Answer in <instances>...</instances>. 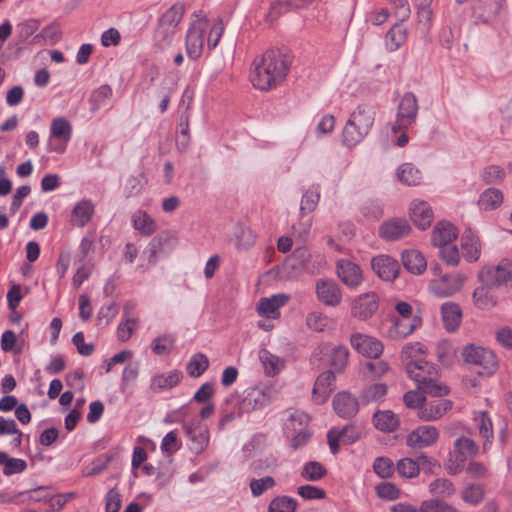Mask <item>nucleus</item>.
Listing matches in <instances>:
<instances>
[{"label": "nucleus", "mask_w": 512, "mask_h": 512, "mask_svg": "<svg viewBox=\"0 0 512 512\" xmlns=\"http://www.w3.org/2000/svg\"><path fill=\"white\" fill-rule=\"evenodd\" d=\"M290 67L291 59L285 52L280 49L266 50L253 61L251 83L259 90L273 89L285 80Z\"/></svg>", "instance_id": "f257e3e1"}, {"label": "nucleus", "mask_w": 512, "mask_h": 512, "mask_svg": "<svg viewBox=\"0 0 512 512\" xmlns=\"http://www.w3.org/2000/svg\"><path fill=\"white\" fill-rule=\"evenodd\" d=\"M375 111L367 105L358 106L350 115L342 132V142L347 147H354L369 133L374 124Z\"/></svg>", "instance_id": "f03ea898"}, {"label": "nucleus", "mask_w": 512, "mask_h": 512, "mask_svg": "<svg viewBox=\"0 0 512 512\" xmlns=\"http://www.w3.org/2000/svg\"><path fill=\"white\" fill-rule=\"evenodd\" d=\"M462 357L468 364L478 367L477 373L481 376H491L499 368L497 355L490 349L468 344L462 349Z\"/></svg>", "instance_id": "7ed1b4c3"}, {"label": "nucleus", "mask_w": 512, "mask_h": 512, "mask_svg": "<svg viewBox=\"0 0 512 512\" xmlns=\"http://www.w3.org/2000/svg\"><path fill=\"white\" fill-rule=\"evenodd\" d=\"M196 19L191 23L186 34V53L192 59H198L204 47V36L208 27V20L201 17V11L193 14Z\"/></svg>", "instance_id": "20e7f679"}, {"label": "nucleus", "mask_w": 512, "mask_h": 512, "mask_svg": "<svg viewBox=\"0 0 512 512\" xmlns=\"http://www.w3.org/2000/svg\"><path fill=\"white\" fill-rule=\"evenodd\" d=\"M481 284H486L493 288L506 286L512 282V264L507 260H502L497 265L483 266L477 275Z\"/></svg>", "instance_id": "39448f33"}, {"label": "nucleus", "mask_w": 512, "mask_h": 512, "mask_svg": "<svg viewBox=\"0 0 512 512\" xmlns=\"http://www.w3.org/2000/svg\"><path fill=\"white\" fill-rule=\"evenodd\" d=\"M418 114V102L412 92H407L401 98L396 120L392 126L394 132L404 131L415 123Z\"/></svg>", "instance_id": "423d86ee"}, {"label": "nucleus", "mask_w": 512, "mask_h": 512, "mask_svg": "<svg viewBox=\"0 0 512 512\" xmlns=\"http://www.w3.org/2000/svg\"><path fill=\"white\" fill-rule=\"evenodd\" d=\"M315 293L318 301L327 307H337L343 299L340 285L330 278L318 279L315 283Z\"/></svg>", "instance_id": "0eeeda50"}, {"label": "nucleus", "mask_w": 512, "mask_h": 512, "mask_svg": "<svg viewBox=\"0 0 512 512\" xmlns=\"http://www.w3.org/2000/svg\"><path fill=\"white\" fill-rule=\"evenodd\" d=\"M464 281L465 278L459 273L444 274L432 279L429 289L437 297H450L462 289Z\"/></svg>", "instance_id": "6e6552de"}, {"label": "nucleus", "mask_w": 512, "mask_h": 512, "mask_svg": "<svg viewBox=\"0 0 512 512\" xmlns=\"http://www.w3.org/2000/svg\"><path fill=\"white\" fill-rule=\"evenodd\" d=\"M379 308V297L375 292H367L354 298L351 304V315L361 321L373 317Z\"/></svg>", "instance_id": "1a4fd4ad"}, {"label": "nucleus", "mask_w": 512, "mask_h": 512, "mask_svg": "<svg viewBox=\"0 0 512 512\" xmlns=\"http://www.w3.org/2000/svg\"><path fill=\"white\" fill-rule=\"evenodd\" d=\"M335 273L340 281L350 289H357L364 280L361 267L348 259H339L336 262Z\"/></svg>", "instance_id": "9d476101"}, {"label": "nucleus", "mask_w": 512, "mask_h": 512, "mask_svg": "<svg viewBox=\"0 0 512 512\" xmlns=\"http://www.w3.org/2000/svg\"><path fill=\"white\" fill-rule=\"evenodd\" d=\"M439 430L435 426L421 425L406 436V445L413 449L433 446L439 439Z\"/></svg>", "instance_id": "9b49d317"}, {"label": "nucleus", "mask_w": 512, "mask_h": 512, "mask_svg": "<svg viewBox=\"0 0 512 512\" xmlns=\"http://www.w3.org/2000/svg\"><path fill=\"white\" fill-rule=\"evenodd\" d=\"M350 343L359 354L370 359H378L384 349L380 340L362 333L352 334L350 337Z\"/></svg>", "instance_id": "f8f14e48"}, {"label": "nucleus", "mask_w": 512, "mask_h": 512, "mask_svg": "<svg viewBox=\"0 0 512 512\" xmlns=\"http://www.w3.org/2000/svg\"><path fill=\"white\" fill-rule=\"evenodd\" d=\"M177 244V238L170 231H163L155 236L149 243L147 250L148 262L155 265L159 254H165L174 249Z\"/></svg>", "instance_id": "ddd939ff"}, {"label": "nucleus", "mask_w": 512, "mask_h": 512, "mask_svg": "<svg viewBox=\"0 0 512 512\" xmlns=\"http://www.w3.org/2000/svg\"><path fill=\"white\" fill-rule=\"evenodd\" d=\"M411 233V226L406 219L391 218L379 226V237L385 241H398Z\"/></svg>", "instance_id": "4468645a"}, {"label": "nucleus", "mask_w": 512, "mask_h": 512, "mask_svg": "<svg viewBox=\"0 0 512 512\" xmlns=\"http://www.w3.org/2000/svg\"><path fill=\"white\" fill-rule=\"evenodd\" d=\"M372 270L384 281H394L400 272V265L389 255H377L371 260Z\"/></svg>", "instance_id": "2eb2a0df"}, {"label": "nucleus", "mask_w": 512, "mask_h": 512, "mask_svg": "<svg viewBox=\"0 0 512 512\" xmlns=\"http://www.w3.org/2000/svg\"><path fill=\"white\" fill-rule=\"evenodd\" d=\"M453 401L449 399H436L424 402L417 416L420 420L431 422L441 419L447 412L453 408Z\"/></svg>", "instance_id": "dca6fc26"}, {"label": "nucleus", "mask_w": 512, "mask_h": 512, "mask_svg": "<svg viewBox=\"0 0 512 512\" xmlns=\"http://www.w3.org/2000/svg\"><path fill=\"white\" fill-rule=\"evenodd\" d=\"M406 372L416 382L417 387L431 377H438L437 367L424 359H415L407 362Z\"/></svg>", "instance_id": "f3484780"}, {"label": "nucleus", "mask_w": 512, "mask_h": 512, "mask_svg": "<svg viewBox=\"0 0 512 512\" xmlns=\"http://www.w3.org/2000/svg\"><path fill=\"white\" fill-rule=\"evenodd\" d=\"M503 0H475L472 6L477 21L488 24L494 22L502 9Z\"/></svg>", "instance_id": "a211bd4d"}, {"label": "nucleus", "mask_w": 512, "mask_h": 512, "mask_svg": "<svg viewBox=\"0 0 512 512\" xmlns=\"http://www.w3.org/2000/svg\"><path fill=\"white\" fill-rule=\"evenodd\" d=\"M269 402L270 397L263 389L258 387L249 388L243 399L238 403V415L261 409Z\"/></svg>", "instance_id": "6ab92c4d"}, {"label": "nucleus", "mask_w": 512, "mask_h": 512, "mask_svg": "<svg viewBox=\"0 0 512 512\" xmlns=\"http://www.w3.org/2000/svg\"><path fill=\"white\" fill-rule=\"evenodd\" d=\"M332 404L336 414L344 419L353 418L359 411V400L346 391L338 392Z\"/></svg>", "instance_id": "aec40b11"}, {"label": "nucleus", "mask_w": 512, "mask_h": 512, "mask_svg": "<svg viewBox=\"0 0 512 512\" xmlns=\"http://www.w3.org/2000/svg\"><path fill=\"white\" fill-rule=\"evenodd\" d=\"M335 379V374L331 370L325 371L317 377L312 390V400L316 404H323L327 401L335 389Z\"/></svg>", "instance_id": "412c9836"}, {"label": "nucleus", "mask_w": 512, "mask_h": 512, "mask_svg": "<svg viewBox=\"0 0 512 512\" xmlns=\"http://www.w3.org/2000/svg\"><path fill=\"white\" fill-rule=\"evenodd\" d=\"M183 429L185 435L191 441V450L196 454L203 452L209 443L208 430L195 421L185 423Z\"/></svg>", "instance_id": "4be33fe9"}, {"label": "nucleus", "mask_w": 512, "mask_h": 512, "mask_svg": "<svg viewBox=\"0 0 512 512\" xmlns=\"http://www.w3.org/2000/svg\"><path fill=\"white\" fill-rule=\"evenodd\" d=\"M410 218L415 226L421 230H426L433 221V211L430 205L425 201L414 200L410 204Z\"/></svg>", "instance_id": "5701e85b"}, {"label": "nucleus", "mask_w": 512, "mask_h": 512, "mask_svg": "<svg viewBox=\"0 0 512 512\" xmlns=\"http://www.w3.org/2000/svg\"><path fill=\"white\" fill-rule=\"evenodd\" d=\"M461 248L467 262H476L481 255V241L476 233L467 228L461 236Z\"/></svg>", "instance_id": "b1692460"}, {"label": "nucleus", "mask_w": 512, "mask_h": 512, "mask_svg": "<svg viewBox=\"0 0 512 512\" xmlns=\"http://www.w3.org/2000/svg\"><path fill=\"white\" fill-rule=\"evenodd\" d=\"M458 232L456 227L447 221L438 222L432 231L431 242L435 247H443L457 238Z\"/></svg>", "instance_id": "393cba45"}, {"label": "nucleus", "mask_w": 512, "mask_h": 512, "mask_svg": "<svg viewBox=\"0 0 512 512\" xmlns=\"http://www.w3.org/2000/svg\"><path fill=\"white\" fill-rule=\"evenodd\" d=\"M314 0H276L270 6V9L266 15V21L274 22L283 13L289 12L293 9L302 8L309 5Z\"/></svg>", "instance_id": "a878e982"}, {"label": "nucleus", "mask_w": 512, "mask_h": 512, "mask_svg": "<svg viewBox=\"0 0 512 512\" xmlns=\"http://www.w3.org/2000/svg\"><path fill=\"white\" fill-rule=\"evenodd\" d=\"M372 422L377 430L391 433L398 429L400 418L391 410H379L374 413Z\"/></svg>", "instance_id": "bb28decb"}, {"label": "nucleus", "mask_w": 512, "mask_h": 512, "mask_svg": "<svg viewBox=\"0 0 512 512\" xmlns=\"http://www.w3.org/2000/svg\"><path fill=\"white\" fill-rule=\"evenodd\" d=\"M404 268L411 274L421 275L427 268L424 255L418 250H405L401 255Z\"/></svg>", "instance_id": "cd10ccee"}, {"label": "nucleus", "mask_w": 512, "mask_h": 512, "mask_svg": "<svg viewBox=\"0 0 512 512\" xmlns=\"http://www.w3.org/2000/svg\"><path fill=\"white\" fill-rule=\"evenodd\" d=\"M442 320L448 332H455L462 321V310L457 303L446 302L441 306Z\"/></svg>", "instance_id": "c85d7f7f"}, {"label": "nucleus", "mask_w": 512, "mask_h": 512, "mask_svg": "<svg viewBox=\"0 0 512 512\" xmlns=\"http://www.w3.org/2000/svg\"><path fill=\"white\" fill-rule=\"evenodd\" d=\"M324 355L327 357V363L338 372L343 371L348 364L349 350L344 345L326 347Z\"/></svg>", "instance_id": "c756f323"}, {"label": "nucleus", "mask_w": 512, "mask_h": 512, "mask_svg": "<svg viewBox=\"0 0 512 512\" xmlns=\"http://www.w3.org/2000/svg\"><path fill=\"white\" fill-rule=\"evenodd\" d=\"M182 378L183 374L179 370L170 371L168 374L155 375L151 379L150 388L154 392L168 390L177 386Z\"/></svg>", "instance_id": "7c9ffc66"}, {"label": "nucleus", "mask_w": 512, "mask_h": 512, "mask_svg": "<svg viewBox=\"0 0 512 512\" xmlns=\"http://www.w3.org/2000/svg\"><path fill=\"white\" fill-rule=\"evenodd\" d=\"M494 289L486 284L477 287L472 295L474 305L481 310L490 309L497 304V297L492 292Z\"/></svg>", "instance_id": "2f4dec72"}, {"label": "nucleus", "mask_w": 512, "mask_h": 512, "mask_svg": "<svg viewBox=\"0 0 512 512\" xmlns=\"http://www.w3.org/2000/svg\"><path fill=\"white\" fill-rule=\"evenodd\" d=\"M290 299L289 295L277 294L269 298H262L258 305V312L266 317H275L278 309Z\"/></svg>", "instance_id": "473e14b6"}, {"label": "nucleus", "mask_w": 512, "mask_h": 512, "mask_svg": "<svg viewBox=\"0 0 512 512\" xmlns=\"http://www.w3.org/2000/svg\"><path fill=\"white\" fill-rule=\"evenodd\" d=\"M418 323L417 318H413V320L395 319L387 331V336L393 340L403 339L416 329Z\"/></svg>", "instance_id": "72a5a7b5"}, {"label": "nucleus", "mask_w": 512, "mask_h": 512, "mask_svg": "<svg viewBox=\"0 0 512 512\" xmlns=\"http://www.w3.org/2000/svg\"><path fill=\"white\" fill-rule=\"evenodd\" d=\"M477 422L479 434L484 439L483 450L486 451L493 440V424L487 411H480L474 417Z\"/></svg>", "instance_id": "f704fd0d"}, {"label": "nucleus", "mask_w": 512, "mask_h": 512, "mask_svg": "<svg viewBox=\"0 0 512 512\" xmlns=\"http://www.w3.org/2000/svg\"><path fill=\"white\" fill-rule=\"evenodd\" d=\"M94 214V205L90 200L78 202L72 211L71 222L73 225L84 227Z\"/></svg>", "instance_id": "c9c22d12"}, {"label": "nucleus", "mask_w": 512, "mask_h": 512, "mask_svg": "<svg viewBox=\"0 0 512 512\" xmlns=\"http://www.w3.org/2000/svg\"><path fill=\"white\" fill-rule=\"evenodd\" d=\"M503 202V193L497 188H487L478 199L480 209L491 211L497 209Z\"/></svg>", "instance_id": "e433bc0d"}, {"label": "nucleus", "mask_w": 512, "mask_h": 512, "mask_svg": "<svg viewBox=\"0 0 512 512\" xmlns=\"http://www.w3.org/2000/svg\"><path fill=\"white\" fill-rule=\"evenodd\" d=\"M417 388L424 394V396L429 395L431 397L442 398L450 393V388L446 384L440 382L438 377L429 378V380L420 384Z\"/></svg>", "instance_id": "4c0bfd02"}, {"label": "nucleus", "mask_w": 512, "mask_h": 512, "mask_svg": "<svg viewBox=\"0 0 512 512\" xmlns=\"http://www.w3.org/2000/svg\"><path fill=\"white\" fill-rule=\"evenodd\" d=\"M0 465L3 466L5 476L22 473L27 468L25 460L10 457L6 452H0Z\"/></svg>", "instance_id": "58836bf2"}, {"label": "nucleus", "mask_w": 512, "mask_h": 512, "mask_svg": "<svg viewBox=\"0 0 512 512\" xmlns=\"http://www.w3.org/2000/svg\"><path fill=\"white\" fill-rule=\"evenodd\" d=\"M327 473L328 471L322 463L308 461L303 465L300 476L306 481L316 482L324 478Z\"/></svg>", "instance_id": "ea45409f"}, {"label": "nucleus", "mask_w": 512, "mask_h": 512, "mask_svg": "<svg viewBox=\"0 0 512 512\" xmlns=\"http://www.w3.org/2000/svg\"><path fill=\"white\" fill-rule=\"evenodd\" d=\"M407 39V29L403 24L393 25L386 34V45L390 51L397 50Z\"/></svg>", "instance_id": "a19ab883"}, {"label": "nucleus", "mask_w": 512, "mask_h": 512, "mask_svg": "<svg viewBox=\"0 0 512 512\" xmlns=\"http://www.w3.org/2000/svg\"><path fill=\"white\" fill-rule=\"evenodd\" d=\"M387 394V385L384 383H374L366 386L360 393V401L363 404L378 402Z\"/></svg>", "instance_id": "79ce46f5"}, {"label": "nucleus", "mask_w": 512, "mask_h": 512, "mask_svg": "<svg viewBox=\"0 0 512 512\" xmlns=\"http://www.w3.org/2000/svg\"><path fill=\"white\" fill-rule=\"evenodd\" d=\"M459 445V441L454 443L453 451L449 453V458L445 463V469L450 475H456L464 469L466 454L460 452L459 448H457Z\"/></svg>", "instance_id": "37998d69"}, {"label": "nucleus", "mask_w": 512, "mask_h": 512, "mask_svg": "<svg viewBox=\"0 0 512 512\" xmlns=\"http://www.w3.org/2000/svg\"><path fill=\"white\" fill-rule=\"evenodd\" d=\"M133 227L144 236L152 235L156 230L155 221L144 211H137L132 217Z\"/></svg>", "instance_id": "c03bdc74"}, {"label": "nucleus", "mask_w": 512, "mask_h": 512, "mask_svg": "<svg viewBox=\"0 0 512 512\" xmlns=\"http://www.w3.org/2000/svg\"><path fill=\"white\" fill-rule=\"evenodd\" d=\"M184 13V4L177 2L163 13V15L159 18L158 22L176 29L179 23L181 22Z\"/></svg>", "instance_id": "a18cd8bd"}, {"label": "nucleus", "mask_w": 512, "mask_h": 512, "mask_svg": "<svg viewBox=\"0 0 512 512\" xmlns=\"http://www.w3.org/2000/svg\"><path fill=\"white\" fill-rule=\"evenodd\" d=\"M209 368V359L203 353L194 354L186 366L187 374L192 378H198Z\"/></svg>", "instance_id": "49530a36"}, {"label": "nucleus", "mask_w": 512, "mask_h": 512, "mask_svg": "<svg viewBox=\"0 0 512 512\" xmlns=\"http://www.w3.org/2000/svg\"><path fill=\"white\" fill-rule=\"evenodd\" d=\"M176 29L158 22V26L154 32V43L159 49L167 48L175 36Z\"/></svg>", "instance_id": "de8ad7c7"}, {"label": "nucleus", "mask_w": 512, "mask_h": 512, "mask_svg": "<svg viewBox=\"0 0 512 512\" xmlns=\"http://www.w3.org/2000/svg\"><path fill=\"white\" fill-rule=\"evenodd\" d=\"M51 137L62 140L65 144L70 140L72 127L64 118H55L52 120L50 128Z\"/></svg>", "instance_id": "09e8293b"}, {"label": "nucleus", "mask_w": 512, "mask_h": 512, "mask_svg": "<svg viewBox=\"0 0 512 512\" xmlns=\"http://www.w3.org/2000/svg\"><path fill=\"white\" fill-rule=\"evenodd\" d=\"M398 179L406 185H418L421 182V172L410 163H405L398 168Z\"/></svg>", "instance_id": "8fccbe9b"}, {"label": "nucleus", "mask_w": 512, "mask_h": 512, "mask_svg": "<svg viewBox=\"0 0 512 512\" xmlns=\"http://www.w3.org/2000/svg\"><path fill=\"white\" fill-rule=\"evenodd\" d=\"M485 496V491L480 484H469L461 492L462 500L472 506L479 505Z\"/></svg>", "instance_id": "3c124183"}, {"label": "nucleus", "mask_w": 512, "mask_h": 512, "mask_svg": "<svg viewBox=\"0 0 512 512\" xmlns=\"http://www.w3.org/2000/svg\"><path fill=\"white\" fill-rule=\"evenodd\" d=\"M128 304L124 307V314L127 315ZM138 320L136 318H130L125 316L124 319L119 323L117 327V338L121 342L128 341L134 330L137 328Z\"/></svg>", "instance_id": "603ef678"}, {"label": "nucleus", "mask_w": 512, "mask_h": 512, "mask_svg": "<svg viewBox=\"0 0 512 512\" xmlns=\"http://www.w3.org/2000/svg\"><path fill=\"white\" fill-rule=\"evenodd\" d=\"M296 499L289 496H277L273 498L268 506V512H295L297 509Z\"/></svg>", "instance_id": "864d4df0"}, {"label": "nucleus", "mask_w": 512, "mask_h": 512, "mask_svg": "<svg viewBox=\"0 0 512 512\" xmlns=\"http://www.w3.org/2000/svg\"><path fill=\"white\" fill-rule=\"evenodd\" d=\"M117 452H109L103 455H100L96 459H94L90 467H88L84 471V476L91 477L100 474L102 471H104L109 463L116 457Z\"/></svg>", "instance_id": "5fc2aeb1"}, {"label": "nucleus", "mask_w": 512, "mask_h": 512, "mask_svg": "<svg viewBox=\"0 0 512 512\" xmlns=\"http://www.w3.org/2000/svg\"><path fill=\"white\" fill-rule=\"evenodd\" d=\"M429 491L438 496L450 497L455 492L454 484L447 478H437L429 484Z\"/></svg>", "instance_id": "6e6d98bb"}, {"label": "nucleus", "mask_w": 512, "mask_h": 512, "mask_svg": "<svg viewBox=\"0 0 512 512\" xmlns=\"http://www.w3.org/2000/svg\"><path fill=\"white\" fill-rule=\"evenodd\" d=\"M395 468L402 478L412 479L419 475L416 459L414 460L408 457L402 458L397 461Z\"/></svg>", "instance_id": "4d7b16f0"}, {"label": "nucleus", "mask_w": 512, "mask_h": 512, "mask_svg": "<svg viewBox=\"0 0 512 512\" xmlns=\"http://www.w3.org/2000/svg\"><path fill=\"white\" fill-rule=\"evenodd\" d=\"M276 481L272 476H265L262 478H253L249 483L251 494L254 497L261 496L265 491L275 487Z\"/></svg>", "instance_id": "13d9d810"}, {"label": "nucleus", "mask_w": 512, "mask_h": 512, "mask_svg": "<svg viewBox=\"0 0 512 512\" xmlns=\"http://www.w3.org/2000/svg\"><path fill=\"white\" fill-rule=\"evenodd\" d=\"M393 461L388 457H377L373 463L374 472L381 478H390L395 471Z\"/></svg>", "instance_id": "bf43d9fd"}, {"label": "nucleus", "mask_w": 512, "mask_h": 512, "mask_svg": "<svg viewBox=\"0 0 512 512\" xmlns=\"http://www.w3.org/2000/svg\"><path fill=\"white\" fill-rule=\"evenodd\" d=\"M505 170L498 165H490L483 169L481 178L486 184H499L505 178Z\"/></svg>", "instance_id": "052dcab7"}, {"label": "nucleus", "mask_w": 512, "mask_h": 512, "mask_svg": "<svg viewBox=\"0 0 512 512\" xmlns=\"http://www.w3.org/2000/svg\"><path fill=\"white\" fill-rule=\"evenodd\" d=\"M277 467L278 459L273 455L266 456L251 463V470L256 474L273 472Z\"/></svg>", "instance_id": "680f3d73"}, {"label": "nucleus", "mask_w": 512, "mask_h": 512, "mask_svg": "<svg viewBox=\"0 0 512 512\" xmlns=\"http://www.w3.org/2000/svg\"><path fill=\"white\" fill-rule=\"evenodd\" d=\"M319 198L320 194L317 189H308L302 196L300 211L303 214L313 212L318 205Z\"/></svg>", "instance_id": "e2e57ef3"}, {"label": "nucleus", "mask_w": 512, "mask_h": 512, "mask_svg": "<svg viewBox=\"0 0 512 512\" xmlns=\"http://www.w3.org/2000/svg\"><path fill=\"white\" fill-rule=\"evenodd\" d=\"M329 318L321 312H311L306 317V324L309 329L316 332L324 331L329 325Z\"/></svg>", "instance_id": "0e129e2a"}, {"label": "nucleus", "mask_w": 512, "mask_h": 512, "mask_svg": "<svg viewBox=\"0 0 512 512\" xmlns=\"http://www.w3.org/2000/svg\"><path fill=\"white\" fill-rule=\"evenodd\" d=\"M422 512H459L453 505L438 499H429L422 502Z\"/></svg>", "instance_id": "69168bd1"}, {"label": "nucleus", "mask_w": 512, "mask_h": 512, "mask_svg": "<svg viewBox=\"0 0 512 512\" xmlns=\"http://www.w3.org/2000/svg\"><path fill=\"white\" fill-rule=\"evenodd\" d=\"M112 96V89L109 85H102L94 90L90 96L92 110H98Z\"/></svg>", "instance_id": "338daca9"}, {"label": "nucleus", "mask_w": 512, "mask_h": 512, "mask_svg": "<svg viewBox=\"0 0 512 512\" xmlns=\"http://www.w3.org/2000/svg\"><path fill=\"white\" fill-rule=\"evenodd\" d=\"M379 498L385 500H396L400 497V489L392 482H382L375 487Z\"/></svg>", "instance_id": "774afa93"}]
</instances>
